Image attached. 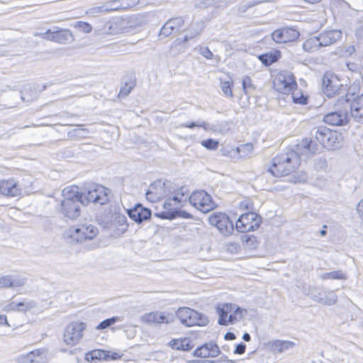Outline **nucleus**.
<instances>
[{
	"label": "nucleus",
	"mask_w": 363,
	"mask_h": 363,
	"mask_svg": "<svg viewBox=\"0 0 363 363\" xmlns=\"http://www.w3.org/2000/svg\"><path fill=\"white\" fill-rule=\"evenodd\" d=\"M337 140L336 132L325 127L315 128L311 138H306L297 144V149L306 157L320 153L324 148H333Z\"/></svg>",
	"instance_id": "1"
},
{
	"label": "nucleus",
	"mask_w": 363,
	"mask_h": 363,
	"mask_svg": "<svg viewBox=\"0 0 363 363\" xmlns=\"http://www.w3.org/2000/svg\"><path fill=\"white\" fill-rule=\"evenodd\" d=\"M301 156H303L300 151L289 150L272 159V164L267 172L276 177L289 175L294 172L301 164Z\"/></svg>",
	"instance_id": "2"
},
{
	"label": "nucleus",
	"mask_w": 363,
	"mask_h": 363,
	"mask_svg": "<svg viewBox=\"0 0 363 363\" xmlns=\"http://www.w3.org/2000/svg\"><path fill=\"white\" fill-rule=\"evenodd\" d=\"M78 189L75 186L65 187L62 191L63 199L57 208L64 218L72 220H76L81 214L82 201Z\"/></svg>",
	"instance_id": "3"
},
{
	"label": "nucleus",
	"mask_w": 363,
	"mask_h": 363,
	"mask_svg": "<svg viewBox=\"0 0 363 363\" xmlns=\"http://www.w3.org/2000/svg\"><path fill=\"white\" fill-rule=\"evenodd\" d=\"M342 33L338 29L325 30L318 35L311 36L303 43V49L307 52H315L320 48L332 45L342 38Z\"/></svg>",
	"instance_id": "4"
},
{
	"label": "nucleus",
	"mask_w": 363,
	"mask_h": 363,
	"mask_svg": "<svg viewBox=\"0 0 363 363\" xmlns=\"http://www.w3.org/2000/svg\"><path fill=\"white\" fill-rule=\"evenodd\" d=\"M337 106L345 108L356 121L363 123V94L356 95L351 86L345 97L337 99Z\"/></svg>",
	"instance_id": "5"
},
{
	"label": "nucleus",
	"mask_w": 363,
	"mask_h": 363,
	"mask_svg": "<svg viewBox=\"0 0 363 363\" xmlns=\"http://www.w3.org/2000/svg\"><path fill=\"white\" fill-rule=\"evenodd\" d=\"M322 87L323 93L328 97L339 96L345 97V94L349 91L346 86L340 83L336 75L326 72L322 79Z\"/></svg>",
	"instance_id": "6"
},
{
	"label": "nucleus",
	"mask_w": 363,
	"mask_h": 363,
	"mask_svg": "<svg viewBox=\"0 0 363 363\" xmlns=\"http://www.w3.org/2000/svg\"><path fill=\"white\" fill-rule=\"evenodd\" d=\"M176 315L180 323L187 327L206 325L208 323L206 315L188 307L179 308Z\"/></svg>",
	"instance_id": "7"
},
{
	"label": "nucleus",
	"mask_w": 363,
	"mask_h": 363,
	"mask_svg": "<svg viewBox=\"0 0 363 363\" xmlns=\"http://www.w3.org/2000/svg\"><path fill=\"white\" fill-rule=\"evenodd\" d=\"M273 84L275 90L283 94H288L297 88L294 75L286 70L281 71L276 75Z\"/></svg>",
	"instance_id": "8"
},
{
	"label": "nucleus",
	"mask_w": 363,
	"mask_h": 363,
	"mask_svg": "<svg viewBox=\"0 0 363 363\" xmlns=\"http://www.w3.org/2000/svg\"><path fill=\"white\" fill-rule=\"evenodd\" d=\"M190 204L202 213H208L216 207L210 194L203 190L195 191L189 196Z\"/></svg>",
	"instance_id": "9"
},
{
	"label": "nucleus",
	"mask_w": 363,
	"mask_h": 363,
	"mask_svg": "<svg viewBox=\"0 0 363 363\" xmlns=\"http://www.w3.org/2000/svg\"><path fill=\"white\" fill-rule=\"evenodd\" d=\"M172 184L169 181L162 179L154 182L146 192V198L151 202H157L160 199L170 196Z\"/></svg>",
	"instance_id": "10"
},
{
	"label": "nucleus",
	"mask_w": 363,
	"mask_h": 363,
	"mask_svg": "<svg viewBox=\"0 0 363 363\" xmlns=\"http://www.w3.org/2000/svg\"><path fill=\"white\" fill-rule=\"evenodd\" d=\"M203 27L204 23L203 21H193L187 29V33L184 35V38L182 40L177 39L173 43L170 48V52L174 55L177 54V52H174V50H177L179 52H184L186 47L183 44L200 35Z\"/></svg>",
	"instance_id": "11"
},
{
	"label": "nucleus",
	"mask_w": 363,
	"mask_h": 363,
	"mask_svg": "<svg viewBox=\"0 0 363 363\" xmlns=\"http://www.w3.org/2000/svg\"><path fill=\"white\" fill-rule=\"evenodd\" d=\"M262 223L260 216L255 212H247L241 215L235 223V229L240 233L255 231Z\"/></svg>",
	"instance_id": "12"
},
{
	"label": "nucleus",
	"mask_w": 363,
	"mask_h": 363,
	"mask_svg": "<svg viewBox=\"0 0 363 363\" xmlns=\"http://www.w3.org/2000/svg\"><path fill=\"white\" fill-rule=\"evenodd\" d=\"M208 223L216 227L224 236H228L234 230L233 223L230 217L224 213L214 212L208 217Z\"/></svg>",
	"instance_id": "13"
},
{
	"label": "nucleus",
	"mask_w": 363,
	"mask_h": 363,
	"mask_svg": "<svg viewBox=\"0 0 363 363\" xmlns=\"http://www.w3.org/2000/svg\"><path fill=\"white\" fill-rule=\"evenodd\" d=\"M141 26L138 17L133 16L126 18H116L111 22L109 28L112 33H133Z\"/></svg>",
	"instance_id": "14"
},
{
	"label": "nucleus",
	"mask_w": 363,
	"mask_h": 363,
	"mask_svg": "<svg viewBox=\"0 0 363 363\" xmlns=\"http://www.w3.org/2000/svg\"><path fill=\"white\" fill-rule=\"evenodd\" d=\"M86 324L84 322H72L69 323L64 332V342L67 345H76L83 337V331Z\"/></svg>",
	"instance_id": "15"
},
{
	"label": "nucleus",
	"mask_w": 363,
	"mask_h": 363,
	"mask_svg": "<svg viewBox=\"0 0 363 363\" xmlns=\"http://www.w3.org/2000/svg\"><path fill=\"white\" fill-rule=\"evenodd\" d=\"M98 228L93 225H82L80 227H72L68 230V236L77 242L86 240L94 239L98 234Z\"/></svg>",
	"instance_id": "16"
},
{
	"label": "nucleus",
	"mask_w": 363,
	"mask_h": 363,
	"mask_svg": "<svg viewBox=\"0 0 363 363\" xmlns=\"http://www.w3.org/2000/svg\"><path fill=\"white\" fill-rule=\"evenodd\" d=\"M335 111L328 113L324 116V122L331 125L342 126L348 122V111L345 108L337 106V101L335 104Z\"/></svg>",
	"instance_id": "17"
},
{
	"label": "nucleus",
	"mask_w": 363,
	"mask_h": 363,
	"mask_svg": "<svg viewBox=\"0 0 363 363\" xmlns=\"http://www.w3.org/2000/svg\"><path fill=\"white\" fill-rule=\"evenodd\" d=\"M300 35L299 32L291 27H283L272 33V38L277 43H286L295 41Z\"/></svg>",
	"instance_id": "18"
},
{
	"label": "nucleus",
	"mask_w": 363,
	"mask_h": 363,
	"mask_svg": "<svg viewBox=\"0 0 363 363\" xmlns=\"http://www.w3.org/2000/svg\"><path fill=\"white\" fill-rule=\"evenodd\" d=\"M43 39L53 41L57 43H67L72 39V35L69 30L48 29L44 33L38 34Z\"/></svg>",
	"instance_id": "19"
},
{
	"label": "nucleus",
	"mask_w": 363,
	"mask_h": 363,
	"mask_svg": "<svg viewBox=\"0 0 363 363\" xmlns=\"http://www.w3.org/2000/svg\"><path fill=\"white\" fill-rule=\"evenodd\" d=\"M174 318L164 312L153 311L145 313L141 316V321L152 326H157L162 323H172Z\"/></svg>",
	"instance_id": "20"
},
{
	"label": "nucleus",
	"mask_w": 363,
	"mask_h": 363,
	"mask_svg": "<svg viewBox=\"0 0 363 363\" xmlns=\"http://www.w3.org/2000/svg\"><path fill=\"white\" fill-rule=\"evenodd\" d=\"M313 299L324 305H333L337 302V296L334 291H327L322 289H314L311 291Z\"/></svg>",
	"instance_id": "21"
},
{
	"label": "nucleus",
	"mask_w": 363,
	"mask_h": 363,
	"mask_svg": "<svg viewBox=\"0 0 363 363\" xmlns=\"http://www.w3.org/2000/svg\"><path fill=\"white\" fill-rule=\"evenodd\" d=\"M27 278L20 274L0 276V289H15L24 286Z\"/></svg>",
	"instance_id": "22"
},
{
	"label": "nucleus",
	"mask_w": 363,
	"mask_h": 363,
	"mask_svg": "<svg viewBox=\"0 0 363 363\" xmlns=\"http://www.w3.org/2000/svg\"><path fill=\"white\" fill-rule=\"evenodd\" d=\"M21 194V189L19 184L14 179H7L0 181V194L14 197Z\"/></svg>",
	"instance_id": "23"
},
{
	"label": "nucleus",
	"mask_w": 363,
	"mask_h": 363,
	"mask_svg": "<svg viewBox=\"0 0 363 363\" xmlns=\"http://www.w3.org/2000/svg\"><path fill=\"white\" fill-rule=\"evenodd\" d=\"M184 21L182 17L173 18L168 20L162 27L159 35L164 37L169 36L174 33H177L184 26Z\"/></svg>",
	"instance_id": "24"
},
{
	"label": "nucleus",
	"mask_w": 363,
	"mask_h": 363,
	"mask_svg": "<svg viewBox=\"0 0 363 363\" xmlns=\"http://www.w3.org/2000/svg\"><path fill=\"white\" fill-rule=\"evenodd\" d=\"M128 215L135 222L140 223L144 220L150 219L152 213L149 208H145L141 204L138 203L134 208L128 210Z\"/></svg>",
	"instance_id": "25"
},
{
	"label": "nucleus",
	"mask_w": 363,
	"mask_h": 363,
	"mask_svg": "<svg viewBox=\"0 0 363 363\" xmlns=\"http://www.w3.org/2000/svg\"><path fill=\"white\" fill-rule=\"evenodd\" d=\"M268 345L274 353L281 354L292 349L296 343L289 340H275L270 341Z\"/></svg>",
	"instance_id": "26"
},
{
	"label": "nucleus",
	"mask_w": 363,
	"mask_h": 363,
	"mask_svg": "<svg viewBox=\"0 0 363 363\" xmlns=\"http://www.w3.org/2000/svg\"><path fill=\"white\" fill-rule=\"evenodd\" d=\"M189 190L186 186H181L178 189H173L172 186V200L174 202L175 206H182V203L185 202L189 199Z\"/></svg>",
	"instance_id": "27"
},
{
	"label": "nucleus",
	"mask_w": 363,
	"mask_h": 363,
	"mask_svg": "<svg viewBox=\"0 0 363 363\" xmlns=\"http://www.w3.org/2000/svg\"><path fill=\"white\" fill-rule=\"evenodd\" d=\"M234 309V305L231 303H223L216 307V312L219 315L218 324L221 325H227L228 314L232 313Z\"/></svg>",
	"instance_id": "28"
},
{
	"label": "nucleus",
	"mask_w": 363,
	"mask_h": 363,
	"mask_svg": "<svg viewBox=\"0 0 363 363\" xmlns=\"http://www.w3.org/2000/svg\"><path fill=\"white\" fill-rule=\"evenodd\" d=\"M156 216L160 218L168 220H173L176 218H191V215L189 213L179 208L172 211H162L160 213H156Z\"/></svg>",
	"instance_id": "29"
},
{
	"label": "nucleus",
	"mask_w": 363,
	"mask_h": 363,
	"mask_svg": "<svg viewBox=\"0 0 363 363\" xmlns=\"http://www.w3.org/2000/svg\"><path fill=\"white\" fill-rule=\"evenodd\" d=\"M96 196V203L104 205L107 203L110 200L111 191L109 189L104 187L102 185L95 184Z\"/></svg>",
	"instance_id": "30"
},
{
	"label": "nucleus",
	"mask_w": 363,
	"mask_h": 363,
	"mask_svg": "<svg viewBox=\"0 0 363 363\" xmlns=\"http://www.w3.org/2000/svg\"><path fill=\"white\" fill-rule=\"evenodd\" d=\"M94 187L95 184L89 186L84 192H80L82 205H87L89 202L96 203V199H95L96 196V188Z\"/></svg>",
	"instance_id": "31"
},
{
	"label": "nucleus",
	"mask_w": 363,
	"mask_h": 363,
	"mask_svg": "<svg viewBox=\"0 0 363 363\" xmlns=\"http://www.w3.org/2000/svg\"><path fill=\"white\" fill-rule=\"evenodd\" d=\"M108 353L107 350H94L89 352L85 355V359L88 362H92L94 360H105L108 361Z\"/></svg>",
	"instance_id": "32"
},
{
	"label": "nucleus",
	"mask_w": 363,
	"mask_h": 363,
	"mask_svg": "<svg viewBox=\"0 0 363 363\" xmlns=\"http://www.w3.org/2000/svg\"><path fill=\"white\" fill-rule=\"evenodd\" d=\"M45 350L43 349H38L33 350L28 353L25 356L21 357L22 363H33L36 361V358L45 353Z\"/></svg>",
	"instance_id": "33"
},
{
	"label": "nucleus",
	"mask_w": 363,
	"mask_h": 363,
	"mask_svg": "<svg viewBox=\"0 0 363 363\" xmlns=\"http://www.w3.org/2000/svg\"><path fill=\"white\" fill-rule=\"evenodd\" d=\"M291 99L294 104L306 105L308 103V96L304 95L301 90L294 89L291 91Z\"/></svg>",
	"instance_id": "34"
},
{
	"label": "nucleus",
	"mask_w": 363,
	"mask_h": 363,
	"mask_svg": "<svg viewBox=\"0 0 363 363\" xmlns=\"http://www.w3.org/2000/svg\"><path fill=\"white\" fill-rule=\"evenodd\" d=\"M77 126L78 128L70 130L68 133V135L76 139L86 138L87 135L89 134V130L84 128V125L79 124L77 125Z\"/></svg>",
	"instance_id": "35"
},
{
	"label": "nucleus",
	"mask_w": 363,
	"mask_h": 363,
	"mask_svg": "<svg viewBox=\"0 0 363 363\" xmlns=\"http://www.w3.org/2000/svg\"><path fill=\"white\" fill-rule=\"evenodd\" d=\"M122 318L119 316H113L110 318H107L103 321H101L96 327V329L99 330H105L111 325H114L118 321H121Z\"/></svg>",
	"instance_id": "36"
},
{
	"label": "nucleus",
	"mask_w": 363,
	"mask_h": 363,
	"mask_svg": "<svg viewBox=\"0 0 363 363\" xmlns=\"http://www.w3.org/2000/svg\"><path fill=\"white\" fill-rule=\"evenodd\" d=\"M323 280L325 279H345V274L340 270L333 271L330 272L324 273L321 275Z\"/></svg>",
	"instance_id": "37"
},
{
	"label": "nucleus",
	"mask_w": 363,
	"mask_h": 363,
	"mask_svg": "<svg viewBox=\"0 0 363 363\" xmlns=\"http://www.w3.org/2000/svg\"><path fill=\"white\" fill-rule=\"evenodd\" d=\"M36 306H37L36 303L33 301H20V302H18L17 312L26 313V312L35 308Z\"/></svg>",
	"instance_id": "38"
},
{
	"label": "nucleus",
	"mask_w": 363,
	"mask_h": 363,
	"mask_svg": "<svg viewBox=\"0 0 363 363\" xmlns=\"http://www.w3.org/2000/svg\"><path fill=\"white\" fill-rule=\"evenodd\" d=\"M113 9L111 6L104 4L101 6L93 7L89 9L87 13L91 16H97L102 13L109 12L110 10Z\"/></svg>",
	"instance_id": "39"
},
{
	"label": "nucleus",
	"mask_w": 363,
	"mask_h": 363,
	"mask_svg": "<svg viewBox=\"0 0 363 363\" xmlns=\"http://www.w3.org/2000/svg\"><path fill=\"white\" fill-rule=\"evenodd\" d=\"M242 91L245 94L251 93L255 89V86L252 84L251 78L248 76H245L242 81Z\"/></svg>",
	"instance_id": "40"
},
{
	"label": "nucleus",
	"mask_w": 363,
	"mask_h": 363,
	"mask_svg": "<svg viewBox=\"0 0 363 363\" xmlns=\"http://www.w3.org/2000/svg\"><path fill=\"white\" fill-rule=\"evenodd\" d=\"M182 128H194L195 127L203 128L207 130L209 129V124L204 121L199 120L197 122L184 123L179 125Z\"/></svg>",
	"instance_id": "41"
},
{
	"label": "nucleus",
	"mask_w": 363,
	"mask_h": 363,
	"mask_svg": "<svg viewBox=\"0 0 363 363\" xmlns=\"http://www.w3.org/2000/svg\"><path fill=\"white\" fill-rule=\"evenodd\" d=\"M203 346L206 348L207 351L211 353V357H215L220 354V351L218 345L215 342H209L205 343Z\"/></svg>",
	"instance_id": "42"
},
{
	"label": "nucleus",
	"mask_w": 363,
	"mask_h": 363,
	"mask_svg": "<svg viewBox=\"0 0 363 363\" xmlns=\"http://www.w3.org/2000/svg\"><path fill=\"white\" fill-rule=\"evenodd\" d=\"M355 52V48L353 45L346 44L339 49V53L342 57H350Z\"/></svg>",
	"instance_id": "43"
},
{
	"label": "nucleus",
	"mask_w": 363,
	"mask_h": 363,
	"mask_svg": "<svg viewBox=\"0 0 363 363\" xmlns=\"http://www.w3.org/2000/svg\"><path fill=\"white\" fill-rule=\"evenodd\" d=\"M201 145L210 150H215L218 148L219 143L218 140L209 138L201 141Z\"/></svg>",
	"instance_id": "44"
},
{
	"label": "nucleus",
	"mask_w": 363,
	"mask_h": 363,
	"mask_svg": "<svg viewBox=\"0 0 363 363\" xmlns=\"http://www.w3.org/2000/svg\"><path fill=\"white\" fill-rule=\"evenodd\" d=\"M232 82L230 81H224L220 83V89L223 94L228 97L233 98V94L231 89Z\"/></svg>",
	"instance_id": "45"
},
{
	"label": "nucleus",
	"mask_w": 363,
	"mask_h": 363,
	"mask_svg": "<svg viewBox=\"0 0 363 363\" xmlns=\"http://www.w3.org/2000/svg\"><path fill=\"white\" fill-rule=\"evenodd\" d=\"M113 222L117 223L118 225L121 227H127L126 221L127 218L125 215L120 213H116L113 215Z\"/></svg>",
	"instance_id": "46"
},
{
	"label": "nucleus",
	"mask_w": 363,
	"mask_h": 363,
	"mask_svg": "<svg viewBox=\"0 0 363 363\" xmlns=\"http://www.w3.org/2000/svg\"><path fill=\"white\" fill-rule=\"evenodd\" d=\"M74 27L79 31L84 32L85 33H89L92 30V27L90 24L83 21L76 22L74 24Z\"/></svg>",
	"instance_id": "47"
},
{
	"label": "nucleus",
	"mask_w": 363,
	"mask_h": 363,
	"mask_svg": "<svg viewBox=\"0 0 363 363\" xmlns=\"http://www.w3.org/2000/svg\"><path fill=\"white\" fill-rule=\"evenodd\" d=\"M134 86L133 82L130 84L125 83V84L121 88L118 96L121 97L127 96L130 93Z\"/></svg>",
	"instance_id": "48"
},
{
	"label": "nucleus",
	"mask_w": 363,
	"mask_h": 363,
	"mask_svg": "<svg viewBox=\"0 0 363 363\" xmlns=\"http://www.w3.org/2000/svg\"><path fill=\"white\" fill-rule=\"evenodd\" d=\"M198 50L199 53L201 54L203 57H204L207 60L213 59V54L207 47H199L196 48Z\"/></svg>",
	"instance_id": "49"
},
{
	"label": "nucleus",
	"mask_w": 363,
	"mask_h": 363,
	"mask_svg": "<svg viewBox=\"0 0 363 363\" xmlns=\"http://www.w3.org/2000/svg\"><path fill=\"white\" fill-rule=\"evenodd\" d=\"M211 353L207 351L206 348L203 346V345L198 348H196L194 352V355L196 357H200L203 358L211 357Z\"/></svg>",
	"instance_id": "50"
},
{
	"label": "nucleus",
	"mask_w": 363,
	"mask_h": 363,
	"mask_svg": "<svg viewBox=\"0 0 363 363\" xmlns=\"http://www.w3.org/2000/svg\"><path fill=\"white\" fill-rule=\"evenodd\" d=\"M179 206H175L172 196L167 199L163 204L164 211H172L177 210Z\"/></svg>",
	"instance_id": "51"
},
{
	"label": "nucleus",
	"mask_w": 363,
	"mask_h": 363,
	"mask_svg": "<svg viewBox=\"0 0 363 363\" xmlns=\"http://www.w3.org/2000/svg\"><path fill=\"white\" fill-rule=\"evenodd\" d=\"M119 3H120V1H108L107 3H106V5L111 6L113 7V9H114L110 10L109 12L115 11L125 10L127 7L130 6L129 4L126 3L125 5L123 6L122 4H119Z\"/></svg>",
	"instance_id": "52"
},
{
	"label": "nucleus",
	"mask_w": 363,
	"mask_h": 363,
	"mask_svg": "<svg viewBox=\"0 0 363 363\" xmlns=\"http://www.w3.org/2000/svg\"><path fill=\"white\" fill-rule=\"evenodd\" d=\"M259 58L261 60V62L266 66L272 65L277 60V59L274 58L272 55L269 54L261 55H259Z\"/></svg>",
	"instance_id": "53"
},
{
	"label": "nucleus",
	"mask_w": 363,
	"mask_h": 363,
	"mask_svg": "<svg viewBox=\"0 0 363 363\" xmlns=\"http://www.w3.org/2000/svg\"><path fill=\"white\" fill-rule=\"evenodd\" d=\"M180 350L189 351L194 345L192 342L189 338H184L181 340V344L179 345Z\"/></svg>",
	"instance_id": "54"
},
{
	"label": "nucleus",
	"mask_w": 363,
	"mask_h": 363,
	"mask_svg": "<svg viewBox=\"0 0 363 363\" xmlns=\"http://www.w3.org/2000/svg\"><path fill=\"white\" fill-rule=\"evenodd\" d=\"M17 306L18 303L15 301H10L7 303L4 307V311L9 313V312H17Z\"/></svg>",
	"instance_id": "55"
},
{
	"label": "nucleus",
	"mask_w": 363,
	"mask_h": 363,
	"mask_svg": "<svg viewBox=\"0 0 363 363\" xmlns=\"http://www.w3.org/2000/svg\"><path fill=\"white\" fill-rule=\"evenodd\" d=\"M234 315H236L239 319H242L244 315L247 313V310L241 308L240 307L234 305V309L232 311Z\"/></svg>",
	"instance_id": "56"
},
{
	"label": "nucleus",
	"mask_w": 363,
	"mask_h": 363,
	"mask_svg": "<svg viewBox=\"0 0 363 363\" xmlns=\"http://www.w3.org/2000/svg\"><path fill=\"white\" fill-rule=\"evenodd\" d=\"M246 350V345L243 342H240V344L237 345L234 353L238 354H242L245 353Z\"/></svg>",
	"instance_id": "57"
},
{
	"label": "nucleus",
	"mask_w": 363,
	"mask_h": 363,
	"mask_svg": "<svg viewBox=\"0 0 363 363\" xmlns=\"http://www.w3.org/2000/svg\"><path fill=\"white\" fill-rule=\"evenodd\" d=\"M107 353L108 354L107 357L108 361L116 360V359H121L122 357V354H119L118 353L114 352H111V351L107 350Z\"/></svg>",
	"instance_id": "58"
},
{
	"label": "nucleus",
	"mask_w": 363,
	"mask_h": 363,
	"mask_svg": "<svg viewBox=\"0 0 363 363\" xmlns=\"http://www.w3.org/2000/svg\"><path fill=\"white\" fill-rule=\"evenodd\" d=\"M3 326L11 327L7 316L5 314L0 313V327Z\"/></svg>",
	"instance_id": "59"
},
{
	"label": "nucleus",
	"mask_w": 363,
	"mask_h": 363,
	"mask_svg": "<svg viewBox=\"0 0 363 363\" xmlns=\"http://www.w3.org/2000/svg\"><path fill=\"white\" fill-rule=\"evenodd\" d=\"M181 344V340H172L170 342V345L172 349L180 350L179 345Z\"/></svg>",
	"instance_id": "60"
},
{
	"label": "nucleus",
	"mask_w": 363,
	"mask_h": 363,
	"mask_svg": "<svg viewBox=\"0 0 363 363\" xmlns=\"http://www.w3.org/2000/svg\"><path fill=\"white\" fill-rule=\"evenodd\" d=\"M357 211L359 216L363 218V199L359 202L357 206Z\"/></svg>",
	"instance_id": "61"
},
{
	"label": "nucleus",
	"mask_w": 363,
	"mask_h": 363,
	"mask_svg": "<svg viewBox=\"0 0 363 363\" xmlns=\"http://www.w3.org/2000/svg\"><path fill=\"white\" fill-rule=\"evenodd\" d=\"M240 319L238 318V317L236 316V315H234L233 313H230L228 317V319H227L228 324V323H233L235 321L240 320Z\"/></svg>",
	"instance_id": "62"
},
{
	"label": "nucleus",
	"mask_w": 363,
	"mask_h": 363,
	"mask_svg": "<svg viewBox=\"0 0 363 363\" xmlns=\"http://www.w3.org/2000/svg\"><path fill=\"white\" fill-rule=\"evenodd\" d=\"M356 35L359 38H363V24L359 25L356 30Z\"/></svg>",
	"instance_id": "63"
},
{
	"label": "nucleus",
	"mask_w": 363,
	"mask_h": 363,
	"mask_svg": "<svg viewBox=\"0 0 363 363\" xmlns=\"http://www.w3.org/2000/svg\"><path fill=\"white\" fill-rule=\"evenodd\" d=\"M224 338L226 340H233L236 338V336L233 333L228 332L225 334Z\"/></svg>",
	"instance_id": "64"
}]
</instances>
